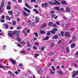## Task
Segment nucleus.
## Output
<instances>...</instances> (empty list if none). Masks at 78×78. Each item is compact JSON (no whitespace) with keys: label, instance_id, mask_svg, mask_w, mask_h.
I'll list each match as a JSON object with an SVG mask.
<instances>
[{"label":"nucleus","instance_id":"f257e3e1","mask_svg":"<svg viewBox=\"0 0 78 78\" xmlns=\"http://www.w3.org/2000/svg\"><path fill=\"white\" fill-rule=\"evenodd\" d=\"M55 2H52L51 1H49L48 3H50L51 5H57V6H58L59 5L61 4V3L59 2H58L56 0L55 1Z\"/></svg>","mask_w":78,"mask_h":78},{"label":"nucleus","instance_id":"f03ea898","mask_svg":"<svg viewBox=\"0 0 78 78\" xmlns=\"http://www.w3.org/2000/svg\"><path fill=\"white\" fill-rule=\"evenodd\" d=\"M4 4H5V2H3L1 3V6H0V12H3L2 8L3 7V5H4Z\"/></svg>","mask_w":78,"mask_h":78},{"label":"nucleus","instance_id":"7ed1b4c3","mask_svg":"<svg viewBox=\"0 0 78 78\" xmlns=\"http://www.w3.org/2000/svg\"><path fill=\"white\" fill-rule=\"evenodd\" d=\"M55 13V12L54 11H52L51 12V19H53L56 16V15H55L53 14V13Z\"/></svg>","mask_w":78,"mask_h":78},{"label":"nucleus","instance_id":"20e7f679","mask_svg":"<svg viewBox=\"0 0 78 78\" xmlns=\"http://www.w3.org/2000/svg\"><path fill=\"white\" fill-rule=\"evenodd\" d=\"M48 5L47 4V3L46 2L45 3H43L41 5L42 7H45L46 8L47 7L46 6H48Z\"/></svg>","mask_w":78,"mask_h":78},{"label":"nucleus","instance_id":"39448f33","mask_svg":"<svg viewBox=\"0 0 78 78\" xmlns=\"http://www.w3.org/2000/svg\"><path fill=\"white\" fill-rule=\"evenodd\" d=\"M23 15L24 16H25V17H28V16H30V13H28L27 14V12H26L25 11H23Z\"/></svg>","mask_w":78,"mask_h":78},{"label":"nucleus","instance_id":"423d86ee","mask_svg":"<svg viewBox=\"0 0 78 78\" xmlns=\"http://www.w3.org/2000/svg\"><path fill=\"white\" fill-rule=\"evenodd\" d=\"M77 74H78V70L76 71V73H73L72 76V78H75L76 76V75H77Z\"/></svg>","mask_w":78,"mask_h":78},{"label":"nucleus","instance_id":"0eeeda50","mask_svg":"<svg viewBox=\"0 0 78 78\" xmlns=\"http://www.w3.org/2000/svg\"><path fill=\"white\" fill-rule=\"evenodd\" d=\"M57 30H58L57 28H55L53 29V30H51V33H52V34H55V31H56Z\"/></svg>","mask_w":78,"mask_h":78},{"label":"nucleus","instance_id":"6e6552de","mask_svg":"<svg viewBox=\"0 0 78 78\" xmlns=\"http://www.w3.org/2000/svg\"><path fill=\"white\" fill-rule=\"evenodd\" d=\"M65 36L66 37H70V33H69V32H66L65 34Z\"/></svg>","mask_w":78,"mask_h":78},{"label":"nucleus","instance_id":"1a4fd4ad","mask_svg":"<svg viewBox=\"0 0 78 78\" xmlns=\"http://www.w3.org/2000/svg\"><path fill=\"white\" fill-rule=\"evenodd\" d=\"M9 61H11L13 64H15L16 62V61H14L13 59H9Z\"/></svg>","mask_w":78,"mask_h":78},{"label":"nucleus","instance_id":"9d476101","mask_svg":"<svg viewBox=\"0 0 78 78\" xmlns=\"http://www.w3.org/2000/svg\"><path fill=\"white\" fill-rule=\"evenodd\" d=\"M23 9L24 11H25L26 12H31V11H30V10L27 9L25 7H23Z\"/></svg>","mask_w":78,"mask_h":78},{"label":"nucleus","instance_id":"9b49d317","mask_svg":"<svg viewBox=\"0 0 78 78\" xmlns=\"http://www.w3.org/2000/svg\"><path fill=\"white\" fill-rule=\"evenodd\" d=\"M25 5L26 6H27V8H28L30 9H32V7H30V6L27 3H26Z\"/></svg>","mask_w":78,"mask_h":78},{"label":"nucleus","instance_id":"f8f14e48","mask_svg":"<svg viewBox=\"0 0 78 78\" xmlns=\"http://www.w3.org/2000/svg\"><path fill=\"white\" fill-rule=\"evenodd\" d=\"M8 73L9 74V75H11L12 76H14V75L13 74L12 72H11V71H9Z\"/></svg>","mask_w":78,"mask_h":78},{"label":"nucleus","instance_id":"ddd939ff","mask_svg":"<svg viewBox=\"0 0 78 78\" xmlns=\"http://www.w3.org/2000/svg\"><path fill=\"white\" fill-rule=\"evenodd\" d=\"M36 22H39V17L36 16L35 17Z\"/></svg>","mask_w":78,"mask_h":78},{"label":"nucleus","instance_id":"4468645a","mask_svg":"<svg viewBox=\"0 0 78 78\" xmlns=\"http://www.w3.org/2000/svg\"><path fill=\"white\" fill-rule=\"evenodd\" d=\"M58 38V36L57 35H55L53 37L52 39H57Z\"/></svg>","mask_w":78,"mask_h":78},{"label":"nucleus","instance_id":"2eb2a0df","mask_svg":"<svg viewBox=\"0 0 78 78\" xmlns=\"http://www.w3.org/2000/svg\"><path fill=\"white\" fill-rule=\"evenodd\" d=\"M8 35L10 36V37H13V33H9L8 34Z\"/></svg>","mask_w":78,"mask_h":78},{"label":"nucleus","instance_id":"dca6fc26","mask_svg":"<svg viewBox=\"0 0 78 78\" xmlns=\"http://www.w3.org/2000/svg\"><path fill=\"white\" fill-rule=\"evenodd\" d=\"M54 9L55 10H56L58 11V10H60V8H59L58 7L56 6L54 7Z\"/></svg>","mask_w":78,"mask_h":78},{"label":"nucleus","instance_id":"f3484780","mask_svg":"<svg viewBox=\"0 0 78 78\" xmlns=\"http://www.w3.org/2000/svg\"><path fill=\"white\" fill-rule=\"evenodd\" d=\"M75 44L74 43H73L71 45V48H74L75 47Z\"/></svg>","mask_w":78,"mask_h":78},{"label":"nucleus","instance_id":"a211bd4d","mask_svg":"<svg viewBox=\"0 0 78 78\" xmlns=\"http://www.w3.org/2000/svg\"><path fill=\"white\" fill-rule=\"evenodd\" d=\"M8 13L9 14H10L11 15H12L13 14V12L12 11H9Z\"/></svg>","mask_w":78,"mask_h":78},{"label":"nucleus","instance_id":"6ab92c4d","mask_svg":"<svg viewBox=\"0 0 78 78\" xmlns=\"http://www.w3.org/2000/svg\"><path fill=\"white\" fill-rule=\"evenodd\" d=\"M53 22H50L48 23V25L49 26H52L53 25H53Z\"/></svg>","mask_w":78,"mask_h":78},{"label":"nucleus","instance_id":"aec40b11","mask_svg":"<svg viewBox=\"0 0 78 78\" xmlns=\"http://www.w3.org/2000/svg\"><path fill=\"white\" fill-rule=\"evenodd\" d=\"M61 3L62 4H64L65 5L67 4V2H66L65 1H61Z\"/></svg>","mask_w":78,"mask_h":78},{"label":"nucleus","instance_id":"412c9836","mask_svg":"<svg viewBox=\"0 0 78 78\" xmlns=\"http://www.w3.org/2000/svg\"><path fill=\"white\" fill-rule=\"evenodd\" d=\"M33 11H34V12H35L37 14H38V13H39V12L37 11L36 9H34Z\"/></svg>","mask_w":78,"mask_h":78},{"label":"nucleus","instance_id":"4be33fe9","mask_svg":"<svg viewBox=\"0 0 78 78\" xmlns=\"http://www.w3.org/2000/svg\"><path fill=\"white\" fill-rule=\"evenodd\" d=\"M66 50L67 53H69V47H68V46H67V48H66Z\"/></svg>","mask_w":78,"mask_h":78},{"label":"nucleus","instance_id":"5701e85b","mask_svg":"<svg viewBox=\"0 0 78 78\" xmlns=\"http://www.w3.org/2000/svg\"><path fill=\"white\" fill-rule=\"evenodd\" d=\"M16 39L17 40L19 41V42H20V41H22V40L21 39L19 38V37H16Z\"/></svg>","mask_w":78,"mask_h":78},{"label":"nucleus","instance_id":"b1692460","mask_svg":"<svg viewBox=\"0 0 78 78\" xmlns=\"http://www.w3.org/2000/svg\"><path fill=\"white\" fill-rule=\"evenodd\" d=\"M27 45L28 47H31V45H30V43L29 42H27Z\"/></svg>","mask_w":78,"mask_h":78},{"label":"nucleus","instance_id":"393cba45","mask_svg":"<svg viewBox=\"0 0 78 78\" xmlns=\"http://www.w3.org/2000/svg\"><path fill=\"white\" fill-rule=\"evenodd\" d=\"M28 22H29V23H30V24H31V25H33V23L32 22H31V20H28Z\"/></svg>","mask_w":78,"mask_h":78},{"label":"nucleus","instance_id":"a878e982","mask_svg":"<svg viewBox=\"0 0 78 78\" xmlns=\"http://www.w3.org/2000/svg\"><path fill=\"white\" fill-rule=\"evenodd\" d=\"M6 18L7 20H11V18H10L9 16H6Z\"/></svg>","mask_w":78,"mask_h":78},{"label":"nucleus","instance_id":"bb28decb","mask_svg":"<svg viewBox=\"0 0 78 78\" xmlns=\"http://www.w3.org/2000/svg\"><path fill=\"white\" fill-rule=\"evenodd\" d=\"M12 24L14 25H16V22L15 21H12Z\"/></svg>","mask_w":78,"mask_h":78},{"label":"nucleus","instance_id":"cd10ccee","mask_svg":"<svg viewBox=\"0 0 78 78\" xmlns=\"http://www.w3.org/2000/svg\"><path fill=\"white\" fill-rule=\"evenodd\" d=\"M45 33V32L42 30L40 31V33H41V34H44V33Z\"/></svg>","mask_w":78,"mask_h":78},{"label":"nucleus","instance_id":"c85d7f7f","mask_svg":"<svg viewBox=\"0 0 78 78\" xmlns=\"http://www.w3.org/2000/svg\"><path fill=\"white\" fill-rule=\"evenodd\" d=\"M66 11H68V12H70V10L68 7H66Z\"/></svg>","mask_w":78,"mask_h":78},{"label":"nucleus","instance_id":"c756f323","mask_svg":"<svg viewBox=\"0 0 78 78\" xmlns=\"http://www.w3.org/2000/svg\"><path fill=\"white\" fill-rule=\"evenodd\" d=\"M47 25V24L45 23H43V25L42 26V27H45Z\"/></svg>","mask_w":78,"mask_h":78},{"label":"nucleus","instance_id":"7c9ffc66","mask_svg":"<svg viewBox=\"0 0 78 78\" xmlns=\"http://www.w3.org/2000/svg\"><path fill=\"white\" fill-rule=\"evenodd\" d=\"M6 9L8 10L11 9V7L9 5H8L6 7Z\"/></svg>","mask_w":78,"mask_h":78},{"label":"nucleus","instance_id":"2f4dec72","mask_svg":"<svg viewBox=\"0 0 78 78\" xmlns=\"http://www.w3.org/2000/svg\"><path fill=\"white\" fill-rule=\"evenodd\" d=\"M38 56H39V54L36 53L35 54V58H36Z\"/></svg>","mask_w":78,"mask_h":78},{"label":"nucleus","instance_id":"473e14b6","mask_svg":"<svg viewBox=\"0 0 78 78\" xmlns=\"http://www.w3.org/2000/svg\"><path fill=\"white\" fill-rule=\"evenodd\" d=\"M51 67L52 69V70L53 71H55V67H54V66H52Z\"/></svg>","mask_w":78,"mask_h":78},{"label":"nucleus","instance_id":"72a5a7b5","mask_svg":"<svg viewBox=\"0 0 78 78\" xmlns=\"http://www.w3.org/2000/svg\"><path fill=\"white\" fill-rule=\"evenodd\" d=\"M20 44H22L23 45H24L25 44V42L24 41H22Z\"/></svg>","mask_w":78,"mask_h":78},{"label":"nucleus","instance_id":"f704fd0d","mask_svg":"<svg viewBox=\"0 0 78 78\" xmlns=\"http://www.w3.org/2000/svg\"><path fill=\"white\" fill-rule=\"evenodd\" d=\"M48 39H49V37H46L44 38V40H48Z\"/></svg>","mask_w":78,"mask_h":78},{"label":"nucleus","instance_id":"c9c22d12","mask_svg":"<svg viewBox=\"0 0 78 78\" xmlns=\"http://www.w3.org/2000/svg\"><path fill=\"white\" fill-rule=\"evenodd\" d=\"M54 54L53 52H51L49 53V54L48 55L49 56H53V55Z\"/></svg>","mask_w":78,"mask_h":78},{"label":"nucleus","instance_id":"e433bc0d","mask_svg":"<svg viewBox=\"0 0 78 78\" xmlns=\"http://www.w3.org/2000/svg\"><path fill=\"white\" fill-rule=\"evenodd\" d=\"M58 72L59 73H60L61 75H62V71H61L59 70Z\"/></svg>","mask_w":78,"mask_h":78},{"label":"nucleus","instance_id":"4c0bfd02","mask_svg":"<svg viewBox=\"0 0 78 78\" xmlns=\"http://www.w3.org/2000/svg\"><path fill=\"white\" fill-rule=\"evenodd\" d=\"M35 37H37L38 36V34L37 33H35L34 34Z\"/></svg>","mask_w":78,"mask_h":78},{"label":"nucleus","instance_id":"58836bf2","mask_svg":"<svg viewBox=\"0 0 78 78\" xmlns=\"http://www.w3.org/2000/svg\"><path fill=\"white\" fill-rule=\"evenodd\" d=\"M52 27H57V25L56 24H54L52 26Z\"/></svg>","mask_w":78,"mask_h":78},{"label":"nucleus","instance_id":"ea45409f","mask_svg":"<svg viewBox=\"0 0 78 78\" xmlns=\"http://www.w3.org/2000/svg\"><path fill=\"white\" fill-rule=\"evenodd\" d=\"M0 68H1L2 69H5V67L2 66L1 64H0Z\"/></svg>","mask_w":78,"mask_h":78},{"label":"nucleus","instance_id":"a19ab883","mask_svg":"<svg viewBox=\"0 0 78 78\" xmlns=\"http://www.w3.org/2000/svg\"><path fill=\"white\" fill-rule=\"evenodd\" d=\"M48 67H50V66H51V63L50 62L48 63Z\"/></svg>","mask_w":78,"mask_h":78},{"label":"nucleus","instance_id":"79ce46f5","mask_svg":"<svg viewBox=\"0 0 78 78\" xmlns=\"http://www.w3.org/2000/svg\"><path fill=\"white\" fill-rule=\"evenodd\" d=\"M14 34H17L18 33V31L17 30H15L14 32Z\"/></svg>","mask_w":78,"mask_h":78},{"label":"nucleus","instance_id":"37998d69","mask_svg":"<svg viewBox=\"0 0 78 78\" xmlns=\"http://www.w3.org/2000/svg\"><path fill=\"white\" fill-rule=\"evenodd\" d=\"M64 32H63V31L61 32V35H62V36H64Z\"/></svg>","mask_w":78,"mask_h":78},{"label":"nucleus","instance_id":"c03bdc74","mask_svg":"<svg viewBox=\"0 0 78 78\" xmlns=\"http://www.w3.org/2000/svg\"><path fill=\"white\" fill-rule=\"evenodd\" d=\"M5 28H8V24H5Z\"/></svg>","mask_w":78,"mask_h":78},{"label":"nucleus","instance_id":"a18cd8bd","mask_svg":"<svg viewBox=\"0 0 78 78\" xmlns=\"http://www.w3.org/2000/svg\"><path fill=\"white\" fill-rule=\"evenodd\" d=\"M41 70H39L38 71L37 73H38V74H39V73H41Z\"/></svg>","mask_w":78,"mask_h":78},{"label":"nucleus","instance_id":"49530a36","mask_svg":"<svg viewBox=\"0 0 78 78\" xmlns=\"http://www.w3.org/2000/svg\"><path fill=\"white\" fill-rule=\"evenodd\" d=\"M2 18L3 20H5V16L4 15L2 16Z\"/></svg>","mask_w":78,"mask_h":78},{"label":"nucleus","instance_id":"de8ad7c7","mask_svg":"<svg viewBox=\"0 0 78 78\" xmlns=\"http://www.w3.org/2000/svg\"><path fill=\"white\" fill-rule=\"evenodd\" d=\"M31 3H32L33 2H36V0H31Z\"/></svg>","mask_w":78,"mask_h":78},{"label":"nucleus","instance_id":"09e8293b","mask_svg":"<svg viewBox=\"0 0 78 78\" xmlns=\"http://www.w3.org/2000/svg\"><path fill=\"white\" fill-rule=\"evenodd\" d=\"M34 44H35V45H39V43L37 42H35L34 43Z\"/></svg>","mask_w":78,"mask_h":78},{"label":"nucleus","instance_id":"8fccbe9b","mask_svg":"<svg viewBox=\"0 0 78 78\" xmlns=\"http://www.w3.org/2000/svg\"><path fill=\"white\" fill-rule=\"evenodd\" d=\"M6 47V45H4L3 46V49H5Z\"/></svg>","mask_w":78,"mask_h":78},{"label":"nucleus","instance_id":"3c124183","mask_svg":"<svg viewBox=\"0 0 78 78\" xmlns=\"http://www.w3.org/2000/svg\"><path fill=\"white\" fill-rule=\"evenodd\" d=\"M60 10L62 12H64V8H62Z\"/></svg>","mask_w":78,"mask_h":78},{"label":"nucleus","instance_id":"603ef678","mask_svg":"<svg viewBox=\"0 0 78 78\" xmlns=\"http://www.w3.org/2000/svg\"><path fill=\"white\" fill-rule=\"evenodd\" d=\"M23 33H24V35H25V36H27V34L24 31H23Z\"/></svg>","mask_w":78,"mask_h":78},{"label":"nucleus","instance_id":"864d4df0","mask_svg":"<svg viewBox=\"0 0 78 78\" xmlns=\"http://www.w3.org/2000/svg\"><path fill=\"white\" fill-rule=\"evenodd\" d=\"M17 45L19 47H20L22 46V45L20 44H17Z\"/></svg>","mask_w":78,"mask_h":78},{"label":"nucleus","instance_id":"5fc2aeb1","mask_svg":"<svg viewBox=\"0 0 78 78\" xmlns=\"http://www.w3.org/2000/svg\"><path fill=\"white\" fill-rule=\"evenodd\" d=\"M33 48H34V50H37V48L34 46L33 47Z\"/></svg>","mask_w":78,"mask_h":78},{"label":"nucleus","instance_id":"6e6d98bb","mask_svg":"<svg viewBox=\"0 0 78 78\" xmlns=\"http://www.w3.org/2000/svg\"><path fill=\"white\" fill-rule=\"evenodd\" d=\"M8 4L9 5H11V2H8Z\"/></svg>","mask_w":78,"mask_h":78},{"label":"nucleus","instance_id":"4d7b16f0","mask_svg":"<svg viewBox=\"0 0 78 78\" xmlns=\"http://www.w3.org/2000/svg\"><path fill=\"white\" fill-rule=\"evenodd\" d=\"M20 28H21V27H17L16 28L17 30H20Z\"/></svg>","mask_w":78,"mask_h":78},{"label":"nucleus","instance_id":"13d9d810","mask_svg":"<svg viewBox=\"0 0 78 78\" xmlns=\"http://www.w3.org/2000/svg\"><path fill=\"white\" fill-rule=\"evenodd\" d=\"M18 2L20 3H22V0H18Z\"/></svg>","mask_w":78,"mask_h":78},{"label":"nucleus","instance_id":"bf43d9fd","mask_svg":"<svg viewBox=\"0 0 78 78\" xmlns=\"http://www.w3.org/2000/svg\"><path fill=\"white\" fill-rule=\"evenodd\" d=\"M15 73L16 74V75H18V74H19V72H18L17 71H16L15 72Z\"/></svg>","mask_w":78,"mask_h":78},{"label":"nucleus","instance_id":"052dcab7","mask_svg":"<svg viewBox=\"0 0 78 78\" xmlns=\"http://www.w3.org/2000/svg\"><path fill=\"white\" fill-rule=\"evenodd\" d=\"M56 24L58 25H59V22H56Z\"/></svg>","mask_w":78,"mask_h":78},{"label":"nucleus","instance_id":"680f3d73","mask_svg":"<svg viewBox=\"0 0 78 78\" xmlns=\"http://www.w3.org/2000/svg\"><path fill=\"white\" fill-rule=\"evenodd\" d=\"M34 7L37 8H38V5H36L34 6Z\"/></svg>","mask_w":78,"mask_h":78},{"label":"nucleus","instance_id":"e2e57ef3","mask_svg":"<svg viewBox=\"0 0 78 78\" xmlns=\"http://www.w3.org/2000/svg\"><path fill=\"white\" fill-rule=\"evenodd\" d=\"M21 52L22 53H23V54H24L25 53V52L24 51H21Z\"/></svg>","mask_w":78,"mask_h":78},{"label":"nucleus","instance_id":"0e129e2a","mask_svg":"<svg viewBox=\"0 0 78 78\" xmlns=\"http://www.w3.org/2000/svg\"><path fill=\"white\" fill-rule=\"evenodd\" d=\"M1 22L2 23L5 22V20H1Z\"/></svg>","mask_w":78,"mask_h":78},{"label":"nucleus","instance_id":"69168bd1","mask_svg":"<svg viewBox=\"0 0 78 78\" xmlns=\"http://www.w3.org/2000/svg\"><path fill=\"white\" fill-rule=\"evenodd\" d=\"M41 50L42 51H44V47H42L41 49Z\"/></svg>","mask_w":78,"mask_h":78},{"label":"nucleus","instance_id":"338daca9","mask_svg":"<svg viewBox=\"0 0 78 78\" xmlns=\"http://www.w3.org/2000/svg\"><path fill=\"white\" fill-rule=\"evenodd\" d=\"M57 69H59L60 68V67H59V66H57Z\"/></svg>","mask_w":78,"mask_h":78},{"label":"nucleus","instance_id":"774afa93","mask_svg":"<svg viewBox=\"0 0 78 78\" xmlns=\"http://www.w3.org/2000/svg\"><path fill=\"white\" fill-rule=\"evenodd\" d=\"M51 74H55V72L53 71L51 72Z\"/></svg>","mask_w":78,"mask_h":78}]
</instances>
